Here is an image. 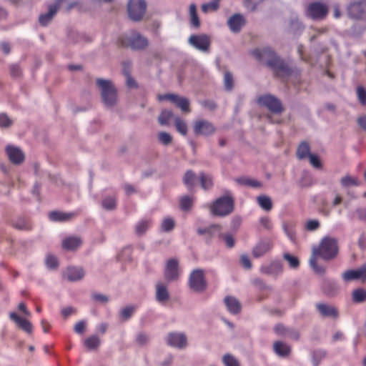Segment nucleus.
<instances>
[{
    "label": "nucleus",
    "instance_id": "5fc2aeb1",
    "mask_svg": "<svg viewBox=\"0 0 366 366\" xmlns=\"http://www.w3.org/2000/svg\"><path fill=\"white\" fill-rule=\"evenodd\" d=\"M192 207V199L188 196L183 197L180 200V207L182 210H189Z\"/></svg>",
    "mask_w": 366,
    "mask_h": 366
},
{
    "label": "nucleus",
    "instance_id": "a19ab883",
    "mask_svg": "<svg viewBox=\"0 0 366 366\" xmlns=\"http://www.w3.org/2000/svg\"><path fill=\"white\" fill-rule=\"evenodd\" d=\"M317 256L312 254L310 259V264L315 273L323 274L325 272V268L323 266H319L317 263Z\"/></svg>",
    "mask_w": 366,
    "mask_h": 366
},
{
    "label": "nucleus",
    "instance_id": "1a4fd4ad",
    "mask_svg": "<svg viewBox=\"0 0 366 366\" xmlns=\"http://www.w3.org/2000/svg\"><path fill=\"white\" fill-rule=\"evenodd\" d=\"M189 287L195 292H203L207 288V282L204 278V271L200 269H194L189 275Z\"/></svg>",
    "mask_w": 366,
    "mask_h": 366
},
{
    "label": "nucleus",
    "instance_id": "c03bdc74",
    "mask_svg": "<svg viewBox=\"0 0 366 366\" xmlns=\"http://www.w3.org/2000/svg\"><path fill=\"white\" fill-rule=\"evenodd\" d=\"M189 14L191 17V23L192 26L197 28L200 25L199 19L197 13V7L195 4H192L189 6Z\"/></svg>",
    "mask_w": 366,
    "mask_h": 366
},
{
    "label": "nucleus",
    "instance_id": "0e129e2a",
    "mask_svg": "<svg viewBox=\"0 0 366 366\" xmlns=\"http://www.w3.org/2000/svg\"><path fill=\"white\" fill-rule=\"evenodd\" d=\"M341 184L343 187H349L350 185H357V181L355 179L345 176L341 179Z\"/></svg>",
    "mask_w": 366,
    "mask_h": 366
},
{
    "label": "nucleus",
    "instance_id": "e2e57ef3",
    "mask_svg": "<svg viewBox=\"0 0 366 366\" xmlns=\"http://www.w3.org/2000/svg\"><path fill=\"white\" fill-rule=\"evenodd\" d=\"M12 121L5 114H0V127H9L11 125Z\"/></svg>",
    "mask_w": 366,
    "mask_h": 366
},
{
    "label": "nucleus",
    "instance_id": "13d9d810",
    "mask_svg": "<svg viewBox=\"0 0 366 366\" xmlns=\"http://www.w3.org/2000/svg\"><path fill=\"white\" fill-rule=\"evenodd\" d=\"M274 332L279 336H287L289 332V327H285L282 324H277L274 327Z\"/></svg>",
    "mask_w": 366,
    "mask_h": 366
},
{
    "label": "nucleus",
    "instance_id": "aec40b11",
    "mask_svg": "<svg viewBox=\"0 0 366 366\" xmlns=\"http://www.w3.org/2000/svg\"><path fill=\"white\" fill-rule=\"evenodd\" d=\"M221 230L219 224H212L207 227L198 228L197 232L199 235L204 236L207 241H209L212 237L218 236Z\"/></svg>",
    "mask_w": 366,
    "mask_h": 366
},
{
    "label": "nucleus",
    "instance_id": "bb28decb",
    "mask_svg": "<svg viewBox=\"0 0 366 366\" xmlns=\"http://www.w3.org/2000/svg\"><path fill=\"white\" fill-rule=\"evenodd\" d=\"M60 6V1L55 4L49 6V11L47 13L40 15L39 21L41 25H46L52 19V17L57 12Z\"/></svg>",
    "mask_w": 366,
    "mask_h": 366
},
{
    "label": "nucleus",
    "instance_id": "b1692460",
    "mask_svg": "<svg viewBox=\"0 0 366 366\" xmlns=\"http://www.w3.org/2000/svg\"><path fill=\"white\" fill-rule=\"evenodd\" d=\"M77 215L76 212H64L59 211H52L49 214V218L53 222H67Z\"/></svg>",
    "mask_w": 366,
    "mask_h": 366
},
{
    "label": "nucleus",
    "instance_id": "c756f323",
    "mask_svg": "<svg viewBox=\"0 0 366 366\" xmlns=\"http://www.w3.org/2000/svg\"><path fill=\"white\" fill-rule=\"evenodd\" d=\"M274 352L281 357H287L291 352V347L287 344L282 341H276L273 344Z\"/></svg>",
    "mask_w": 366,
    "mask_h": 366
},
{
    "label": "nucleus",
    "instance_id": "338daca9",
    "mask_svg": "<svg viewBox=\"0 0 366 366\" xmlns=\"http://www.w3.org/2000/svg\"><path fill=\"white\" fill-rule=\"evenodd\" d=\"M11 76L17 78L21 75V70L19 65L13 64L10 66Z\"/></svg>",
    "mask_w": 366,
    "mask_h": 366
},
{
    "label": "nucleus",
    "instance_id": "5701e85b",
    "mask_svg": "<svg viewBox=\"0 0 366 366\" xmlns=\"http://www.w3.org/2000/svg\"><path fill=\"white\" fill-rule=\"evenodd\" d=\"M170 295L165 284L157 282L156 285V300L162 305H164L169 300Z\"/></svg>",
    "mask_w": 366,
    "mask_h": 366
},
{
    "label": "nucleus",
    "instance_id": "49530a36",
    "mask_svg": "<svg viewBox=\"0 0 366 366\" xmlns=\"http://www.w3.org/2000/svg\"><path fill=\"white\" fill-rule=\"evenodd\" d=\"M224 86L227 91H232L234 87V78L231 72L226 71L224 75Z\"/></svg>",
    "mask_w": 366,
    "mask_h": 366
},
{
    "label": "nucleus",
    "instance_id": "6e6d98bb",
    "mask_svg": "<svg viewBox=\"0 0 366 366\" xmlns=\"http://www.w3.org/2000/svg\"><path fill=\"white\" fill-rule=\"evenodd\" d=\"M357 96L359 102L362 105H366V90L362 86H359L357 88Z\"/></svg>",
    "mask_w": 366,
    "mask_h": 366
},
{
    "label": "nucleus",
    "instance_id": "7c9ffc66",
    "mask_svg": "<svg viewBox=\"0 0 366 366\" xmlns=\"http://www.w3.org/2000/svg\"><path fill=\"white\" fill-rule=\"evenodd\" d=\"M322 292L327 296H335L338 292V286L334 281L330 280H324L322 286Z\"/></svg>",
    "mask_w": 366,
    "mask_h": 366
},
{
    "label": "nucleus",
    "instance_id": "8fccbe9b",
    "mask_svg": "<svg viewBox=\"0 0 366 366\" xmlns=\"http://www.w3.org/2000/svg\"><path fill=\"white\" fill-rule=\"evenodd\" d=\"M222 362L225 366H239V361L230 354L224 355Z\"/></svg>",
    "mask_w": 366,
    "mask_h": 366
},
{
    "label": "nucleus",
    "instance_id": "423d86ee",
    "mask_svg": "<svg viewBox=\"0 0 366 366\" xmlns=\"http://www.w3.org/2000/svg\"><path fill=\"white\" fill-rule=\"evenodd\" d=\"M329 8L327 4L315 1L310 3L306 9V16L313 20H322L328 14Z\"/></svg>",
    "mask_w": 366,
    "mask_h": 366
},
{
    "label": "nucleus",
    "instance_id": "a18cd8bd",
    "mask_svg": "<svg viewBox=\"0 0 366 366\" xmlns=\"http://www.w3.org/2000/svg\"><path fill=\"white\" fill-rule=\"evenodd\" d=\"M174 125L176 129L182 135L185 136L187 134V124L181 119L179 117H176L174 120Z\"/></svg>",
    "mask_w": 366,
    "mask_h": 366
},
{
    "label": "nucleus",
    "instance_id": "774afa93",
    "mask_svg": "<svg viewBox=\"0 0 366 366\" xmlns=\"http://www.w3.org/2000/svg\"><path fill=\"white\" fill-rule=\"evenodd\" d=\"M134 311V307H127L122 310L121 315L124 320L129 319Z\"/></svg>",
    "mask_w": 366,
    "mask_h": 366
},
{
    "label": "nucleus",
    "instance_id": "6e6552de",
    "mask_svg": "<svg viewBox=\"0 0 366 366\" xmlns=\"http://www.w3.org/2000/svg\"><path fill=\"white\" fill-rule=\"evenodd\" d=\"M257 102L261 107H266L268 110L274 114H281L284 110L281 102L271 94L259 96Z\"/></svg>",
    "mask_w": 366,
    "mask_h": 366
},
{
    "label": "nucleus",
    "instance_id": "4468645a",
    "mask_svg": "<svg viewBox=\"0 0 366 366\" xmlns=\"http://www.w3.org/2000/svg\"><path fill=\"white\" fill-rule=\"evenodd\" d=\"M159 100H169L172 103L175 104L182 112H189V102L187 99L184 97H179L175 94H164L159 96Z\"/></svg>",
    "mask_w": 366,
    "mask_h": 366
},
{
    "label": "nucleus",
    "instance_id": "412c9836",
    "mask_svg": "<svg viewBox=\"0 0 366 366\" xmlns=\"http://www.w3.org/2000/svg\"><path fill=\"white\" fill-rule=\"evenodd\" d=\"M84 276V269L79 267H68L64 273V277L71 282L80 280Z\"/></svg>",
    "mask_w": 366,
    "mask_h": 366
},
{
    "label": "nucleus",
    "instance_id": "72a5a7b5",
    "mask_svg": "<svg viewBox=\"0 0 366 366\" xmlns=\"http://www.w3.org/2000/svg\"><path fill=\"white\" fill-rule=\"evenodd\" d=\"M197 176L192 170H187L185 172L183 177V182L188 189L192 190L194 188Z\"/></svg>",
    "mask_w": 366,
    "mask_h": 366
},
{
    "label": "nucleus",
    "instance_id": "ea45409f",
    "mask_svg": "<svg viewBox=\"0 0 366 366\" xmlns=\"http://www.w3.org/2000/svg\"><path fill=\"white\" fill-rule=\"evenodd\" d=\"M261 271L266 274H278L282 272V267L279 262H274L268 267H262Z\"/></svg>",
    "mask_w": 366,
    "mask_h": 366
},
{
    "label": "nucleus",
    "instance_id": "4c0bfd02",
    "mask_svg": "<svg viewBox=\"0 0 366 366\" xmlns=\"http://www.w3.org/2000/svg\"><path fill=\"white\" fill-rule=\"evenodd\" d=\"M102 205L107 210H113L117 207V197L114 196L105 197L102 202Z\"/></svg>",
    "mask_w": 366,
    "mask_h": 366
},
{
    "label": "nucleus",
    "instance_id": "603ef678",
    "mask_svg": "<svg viewBox=\"0 0 366 366\" xmlns=\"http://www.w3.org/2000/svg\"><path fill=\"white\" fill-rule=\"evenodd\" d=\"M303 29V26L301 22L297 19H295L290 21V32L295 34L298 31H302Z\"/></svg>",
    "mask_w": 366,
    "mask_h": 366
},
{
    "label": "nucleus",
    "instance_id": "bf43d9fd",
    "mask_svg": "<svg viewBox=\"0 0 366 366\" xmlns=\"http://www.w3.org/2000/svg\"><path fill=\"white\" fill-rule=\"evenodd\" d=\"M149 341V337L148 335L140 332L136 337V342L140 346L145 345Z\"/></svg>",
    "mask_w": 366,
    "mask_h": 366
},
{
    "label": "nucleus",
    "instance_id": "c9c22d12",
    "mask_svg": "<svg viewBox=\"0 0 366 366\" xmlns=\"http://www.w3.org/2000/svg\"><path fill=\"white\" fill-rule=\"evenodd\" d=\"M352 300L356 303L365 302L366 300V290L362 288L354 290L352 293Z\"/></svg>",
    "mask_w": 366,
    "mask_h": 366
},
{
    "label": "nucleus",
    "instance_id": "f8f14e48",
    "mask_svg": "<svg viewBox=\"0 0 366 366\" xmlns=\"http://www.w3.org/2000/svg\"><path fill=\"white\" fill-rule=\"evenodd\" d=\"M348 15L352 19H365L366 0L351 3L348 6Z\"/></svg>",
    "mask_w": 366,
    "mask_h": 366
},
{
    "label": "nucleus",
    "instance_id": "f3484780",
    "mask_svg": "<svg viewBox=\"0 0 366 366\" xmlns=\"http://www.w3.org/2000/svg\"><path fill=\"white\" fill-rule=\"evenodd\" d=\"M316 309L323 317L337 319L339 316L337 308L331 305L317 303L316 304Z\"/></svg>",
    "mask_w": 366,
    "mask_h": 366
},
{
    "label": "nucleus",
    "instance_id": "cd10ccee",
    "mask_svg": "<svg viewBox=\"0 0 366 366\" xmlns=\"http://www.w3.org/2000/svg\"><path fill=\"white\" fill-rule=\"evenodd\" d=\"M224 304L228 311L232 314H238L241 310V305L239 302L234 297H225Z\"/></svg>",
    "mask_w": 366,
    "mask_h": 366
},
{
    "label": "nucleus",
    "instance_id": "f257e3e1",
    "mask_svg": "<svg viewBox=\"0 0 366 366\" xmlns=\"http://www.w3.org/2000/svg\"><path fill=\"white\" fill-rule=\"evenodd\" d=\"M252 54L257 60L262 61L272 69L274 74L279 77H287L292 73V69L288 64L282 60L270 48L254 49Z\"/></svg>",
    "mask_w": 366,
    "mask_h": 366
},
{
    "label": "nucleus",
    "instance_id": "79ce46f5",
    "mask_svg": "<svg viewBox=\"0 0 366 366\" xmlns=\"http://www.w3.org/2000/svg\"><path fill=\"white\" fill-rule=\"evenodd\" d=\"M237 182L239 184L249 186L251 187H254V188L260 187L262 186V184L260 182H259L256 179H250V178H246V177L239 178L237 179Z\"/></svg>",
    "mask_w": 366,
    "mask_h": 366
},
{
    "label": "nucleus",
    "instance_id": "9d476101",
    "mask_svg": "<svg viewBox=\"0 0 366 366\" xmlns=\"http://www.w3.org/2000/svg\"><path fill=\"white\" fill-rule=\"evenodd\" d=\"M342 280L346 282H351L353 280H361L362 282L366 281V264H363L357 269H348L342 274Z\"/></svg>",
    "mask_w": 366,
    "mask_h": 366
},
{
    "label": "nucleus",
    "instance_id": "a211bd4d",
    "mask_svg": "<svg viewBox=\"0 0 366 366\" xmlns=\"http://www.w3.org/2000/svg\"><path fill=\"white\" fill-rule=\"evenodd\" d=\"M9 317L16 323L19 329L24 330L28 334L32 333L33 325L29 320L19 317L16 312H10Z\"/></svg>",
    "mask_w": 366,
    "mask_h": 366
},
{
    "label": "nucleus",
    "instance_id": "dca6fc26",
    "mask_svg": "<svg viewBox=\"0 0 366 366\" xmlns=\"http://www.w3.org/2000/svg\"><path fill=\"white\" fill-rule=\"evenodd\" d=\"M179 276V262L176 259L167 261L164 269V277L167 281L176 280Z\"/></svg>",
    "mask_w": 366,
    "mask_h": 366
},
{
    "label": "nucleus",
    "instance_id": "2eb2a0df",
    "mask_svg": "<svg viewBox=\"0 0 366 366\" xmlns=\"http://www.w3.org/2000/svg\"><path fill=\"white\" fill-rule=\"evenodd\" d=\"M167 342L169 346L182 349L187 346V340L183 333L170 332L167 336Z\"/></svg>",
    "mask_w": 366,
    "mask_h": 366
},
{
    "label": "nucleus",
    "instance_id": "3c124183",
    "mask_svg": "<svg viewBox=\"0 0 366 366\" xmlns=\"http://www.w3.org/2000/svg\"><path fill=\"white\" fill-rule=\"evenodd\" d=\"M218 237L223 239L227 247L232 248L234 246L235 241L234 237L231 234H222L220 232Z\"/></svg>",
    "mask_w": 366,
    "mask_h": 366
},
{
    "label": "nucleus",
    "instance_id": "ddd939ff",
    "mask_svg": "<svg viewBox=\"0 0 366 366\" xmlns=\"http://www.w3.org/2000/svg\"><path fill=\"white\" fill-rule=\"evenodd\" d=\"M189 42L194 47L202 51H207L211 44L209 37L206 34H193L190 36Z\"/></svg>",
    "mask_w": 366,
    "mask_h": 366
},
{
    "label": "nucleus",
    "instance_id": "69168bd1",
    "mask_svg": "<svg viewBox=\"0 0 366 366\" xmlns=\"http://www.w3.org/2000/svg\"><path fill=\"white\" fill-rule=\"evenodd\" d=\"M320 227V222L317 219H310L307 221L306 224V229L308 231H314L318 229Z\"/></svg>",
    "mask_w": 366,
    "mask_h": 366
},
{
    "label": "nucleus",
    "instance_id": "9b49d317",
    "mask_svg": "<svg viewBox=\"0 0 366 366\" xmlns=\"http://www.w3.org/2000/svg\"><path fill=\"white\" fill-rule=\"evenodd\" d=\"M193 130L196 135L209 136L214 133L216 129L211 122L199 119L194 122Z\"/></svg>",
    "mask_w": 366,
    "mask_h": 366
},
{
    "label": "nucleus",
    "instance_id": "864d4df0",
    "mask_svg": "<svg viewBox=\"0 0 366 366\" xmlns=\"http://www.w3.org/2000/svg\"><path fill=\"white\" fill-rule=\"evenodd\" d=\"M158 140L160 143H162L164 145H168L171 144L172 141V136L165 132H161L158 134Z\"/></svg>",
    "mask_w": 366,
    "mask_h": 366
},
{
    "label": "nucleus",
    "instance_id": "7ed1b4c3",
    "mask_svg": "<svg viewBox=\"0 0 366 366\" xmlns=\"http://www.w3.org/2000/svg\"><path fill=\"white\" fill-rule=\"evenodd\" d=\"M118 44L124 47H130L134 50L146 48L148 41L139 33L132 31L129 34H124L118 39Z\"/></svg>",
    "mask_w": 366,
    "mask_h": 366
},
{
    "label": "nucleus",
    "instance_id": "680f3d73",
    "mask_svg": "<svg viewBox=\"0 0 366 366\" xmlns=\"http://www.w3.org/2000/svg\"><path fill=\"white\" fill-rule=\"evenodd\" d=\"M310 163L312 167L317 169L322 168V163L319 157L316 154H311L309 157Z\"/></svg>",
    "mask_w": 366,
    "mask_h": 366
},
{
    "label": "nucleus",
    "instance_id": "a878e982",
    "mask_svg": "<svg viewBox=\"0 0 366 366\" xmlns=\"http://www.w3.org/2000/svg\"><path fill=\"white\" fill-rule=\"evenodd\" d=\"M227 24L231 31L239 32L244 25L245 21L241 14H235L229 19Z\"/></svg>",
    "mask_w": 366,
    "mask_h": 366
},
{
    "label": "nucleus",
    "instance_id": "37998d69",
    "mask_svg": "<svg viewBox=\"0 0 366 366\" xmlns=\"http://www.w3.org/2000/svg\"><path fill=\"white\" fill-rule=\"evenodd\" d=\"M175 226V222L172 217H166L162 220L161 229L163 232H171Z\"/></svg>",
    "mask_w": 366,
    "mask_h": 366
},
{
    "label": "nucleus",
    "instance_id": "c85d7f7f",
    "mask_svg": "<svg viewBox=\"0 0 366 366\" xmlns=\"http://www.w3.org/2000/svg\"><path fill=\"white\" fill-rule=\"evenodd\" d=\"M81 244V239L77 237H68L62 241V247L66 250H75Z\"/></svg>",
    "mask_w": 366,
    "mask_h": 366
},
{
    "label": "nucleus",
    "instance_id": "20e7f679",
    "mask_svg": "<svg viewBox=\"0 0 366 366\" xmlns=\"http://www.w3.org/2000/svg\"><path fill=\"white\" fill-rule=\"evenodd\" d=\"M97 84L101 89V94L104 103L107 106H113L117 100V91L112 81L98 79Z\"/></svg>",
    "mask_w": 366,
    "mask_h": 366
},
{
    "label": "nucleus",
    "instance_id": "6ab92c4d",
    "mask_svg": "<svg viewBox=\"0 0 366 366\" xmlns=\"http://www.w3.org/2000/svg\"><path fill=\"white\" fill-rule=\"evenodd\" d=\"M6 152L9 160L14 164H19L24 159V153L18 147L14 146H7L6 148Z\"/></svg>",
    "mask_w": 366,
    "mask_h": 366
},
{
    "label": "nucleus",
    "instance_id": "39448f33",
    "mask_svg": "<svg viewBox=\"0 0 366 366\" xmlns=\"http://www.w3.org/2000/svg\"><path fill=\"white\" fill-rule=\"evenodd\" d=\"M234 209V199L229 196H223L217 199L211 206V211L216 216H226Z\"/></svg>",
    "mask_w": 366,
    "mask_h": 366
},
{
    "label": "nucleus",
    "instance_id": "393cba45",
    "mask_svg": "<svg viewBox=\"0 0 366 366\" xmlns=\"http://www.w3.org/2000/svg\"><path fill=\"white\" fill-rule=\"evenodd\" d=\"M11 226L18 230L30 231L32 229V223L30 219L25 217H19L13 219Z\"/></svg>",
    "mask_w": 366,
    "mask_h": 366
},
{
    "label": "nucleus",
    "instance_id": "473e14b6",
    "mask_svg": "<svg viewBox=\"0 0 366 366\" xmlns=\"http://www.w3.org/2000/svg\"><path fill=\"white\" fill-rule=\"evenodd\" d=\"M152 223L151 219H142L139 220L135 226L136 234L139 236L144 234L151 227Z\"/></svg>",
    "mask_w": 366,
    "mask_h": 366
},
{
    "label": "nucleus",
    "instance_id": "f03ea898",
    "mask_svg": "<svg viewBox=\"0 0 366 366\" xmlns=\"http://www.w3.org/2000/svg\"><path fill=\"white\" fill-rule=\"evenodd\" d=\"M338 250L337 241L335 238L326 237L322 239L318 247L313 248L312 254L328 261L337 257Z\"/></svg>",
    "mask_w": 366,
    "mask_h": 366
},
{
    "label": "nucleus",
    "instance_id": "0eeeda50",
    "mask_svg": "<svg viewBox=\"0 0 366 366\" xmlns=\"http://www.w3.org/2000/svg\"><path fill=\"white\" fill-rule=\"evenodd\" d=\"M147 4L144 0H129L127 4L128 14L133 21H140L146 12Z\"/></svg>",
    "mask_w": 366,
    "mask_h": 366
},
{
    "label": "nucleus",
    "instance_id": "4d7b16f0",
    "mask_svg": "<svg viewBox=\"0 0 366 366\" xmlns=\"http://www.w3.org/2000/svg\"><path fill=\"white\" fill-rule=\"evenodd\" d=\"M46 264L49 268L56 269L58 267L57 258L52 254H48L46 258Z\"/></svg>",
    "mask_w": 366,
    "mask_h": 366
},
{
    "label": "nucleus",
    "instance_id": "4be33fe9",
    "mask_svg": "<svg viewBox=\"0 0 366 366\" xmlns=\"http://www.w3.org/2000/svg\"><path fill=\"white\" fill-rule=\"evenodd\" d=\"M272 247V244L269 239L260 241L252 249V255L255 258L263 256Z\"/></svg>",
    "mask_w": 366,
    "mask_h": 366
},
{
    "label": "nucleus",
    "instance_id": "09e8293b",
    "mask_svg": "<svg viewBox=\"0 0 366 366\" xmlns=\"http://www.w3.org/2000/svg\"><path fill=\"white\" fill-rule=\"evenodd\" d=\"M221 0H213L211 2L204 4L202 6V10L203 12H207L209 11H217L219 6V1Z\"/></svg>",
    "mask_w": 366,
    "mask_h": 366
},
{
    "label": "nucleus",
    "instance_id": "2f4dec72",
    "mask_svg": "<svg viewBox=\"0 0 366 366\" xmlns=\"http://www.w3.org/2000/svg\"><path fill=\"white\" fill-rule=\"evenodd\" d=\"M310 154V147L309 144L307 142H302L297 149V157L299 159L302 160L307 159Z\"/></svg>",
    "mask_w": 366,
    "mask_h": 366
},
{
    "label": "nucleus",
    "instance_id": "de8ad7c7",
    "mask_svg": "<svg viewBox=\"0 0 366 366\" xmlns=\"http://www.w3.org/2000/svg\"><path fill=\"white\" fill-rule=\"evenodd\" d=\"M173 116V113L169 110H163L159 116L158 120L161 125H167Z\"/></svg>",
    "mask_w": 366,
    "mask_h": 366
},
{
    "label": "nucleus",
    "instance_id": "052dcab7",
    "mask_svg": "<svg viewBox=\"0 0 366 366\" xmlns=\"http://www.w3.org/2000/svg\"><path fill=\"white\" fill-rule=\"evenodd\" d=\"M284 258L289 262L290 266L292 268L298 267V266L300 264V262L296 257L290 255V254H285Z\"/></svg>",
    "mask_w": 366,
    "mask_h": 366
},
{
    "label": "nucleus",
    "instance_id": "58836bf2",
    "mask_svg": "<svg viewBox=\"0 0 366 366\" xmlns=\"http://www.w3.org/2000/svg\"><path fill=\"white\" fill-rule=\"evenodd\" d=\"M100 345V340L97 335H92L84 340V346L89 350H97Z\"/></svg>",
    "mask_w": 366,
    "mask_h": 366
},
{
    "label": "nucleus",
    "instance_id": "f704fd0d",
    "mask_svg": "<svg viewBox=\"0 0 366 366\" xmlns=\"http://www.w3.org/2000/svg\"><path fill=\"white\" fill-rule=\"evenodd\" d=\"M259 207L265 211H270L272 208L271 199L266 195H260L257 197Z\"/></svg>",
    "mask_w": 366,
    "mask_h": 366
},
{
    "label": "nucleus",
    "instance_id": "e433bc0d",
    "mask_svg": "<svg viewBox=\"0 0 366 366\" xmlns=\"http://www.w3.org/2000/svg\"><path fill=\"white\" fill-rule=\"evenodd\" d=\"M199 181L201 187L204 190L209 189L213 186L212 178L210 175L206 174L204 172L199 174Z\"/></svg>",
    "mask_w": 366,
    "mask_h": 366
}]
</instances>
